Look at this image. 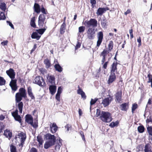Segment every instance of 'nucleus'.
Listing matches in <instances>:
<instances>
[{"label": "nucleus", "mask_w": 152, "mask_h": 152, "mask_svg": "<svg viewBox=\"0 0 152 152\" xmlns=\"http://www.w3.org/2000/svg\"><path fill=\"white\" fill-rule=\"evenodd\" d=\"M23 97L19 93L16 94L15 95V100L16 102L18 103L21 101Z\"/></svg>", "instance_id": "25"}, {"label": "nucleus", "mask_w": 152, "mask_h": 152, "mask_svg": "<svg viewBox=\"0 0 152 152\" xmlns=\"http://www.w3.org/2000/svg\"><path fill=\"white\" fill-rule=\"evenodd\" d=\"M101 119L103 122L108 123L112 120L111 114L108 112L102 111L100 116Z\"/></svg>", "instance_id": "2"}, {"label": "nucleus", "mask_w": 152, "mask_h": 152, "mask_svg": "<svg viewBox=\"0 0 152 152\" xmlns=\"http://www.w3.org/2000/svg\"><path fill=\"white\" fill-rule=\"evenodd\" d=\"M44 64L45 65V67L47 68H48L50 66V60L48 58H46L45 59L44 61Z\"/></svg>", "instance_id": "30"}, {"label": "nucleus", "mask_w": 152, "mask_h": 152, "mask_svg": "<svg viewBox=\"0 0 152 152\" xmlns=\"http://www.w3.org/2000/svg\"><path fill=\"white\" fill-rule=\"evenodd\" d=\"M78 113H79V116H81L82 115L83 113H82V111L80 109H79Z\"/></svg>", "instance_id": "62"}, {"label": "nucleus", "mask_w": 152, "mask_h": 152, "mask_svg": "<svg viewBox=\"0 0 152 152\" xmlns=\"http://www.w3.org/2000/svg\"><path fill=\"white\" fill-rule=\"evenodd\" d=\"M108 62H106L104 64L103 67L104 68L106 69L107 68V66L108 64Z\"/></svg>", "instance_id": "63"}, {"label": "nucleus", "mask_w": 152, "mask_h": 152, "mask_svg": "<svg viewBox=\"0 0 152 152\" xmlns=\"http://www.w3.org/2000/svg\"><path fill=\"white\" fill-rule=\"evenodd\" d=\"M54 62L56 63L54 66L56 70L59 72H61L62 71V68L59 64L57 63V60H54Z\"/></svg>", "instance_id": "17"}, {"label": "nucleus", "mask_w": 152, "mask_h": 152, "mask_svg": "<svg viewBox=\"0 0 152 152\" xmlns=\"http://www.w3.org/2000/svg\"><path fill=\"white\" fill-rule=\"evenodd\" d=\"M23 105V103L22 102H20L18 104V108L19 109L20 113H21L22 112V109Z\"/></svg>", "instance_id": "37"}, {"label": "nucleus", "mask_w": 152, "mask_h": 152, "mask_svg": "<svg viewBox=\"0 0 152 152\" xmlns=\"http://www.w3.org/2000/svg\"><path fill=\"white\" fill-rule=\"evenodd\" d=\"M30 124L34 128H37L38 126L37 120H35L34 122V123L33 121Z\"/></svg>", "instance_id": "39"}, {"label": "nucleus", "mask_w": 152, "mask_h": 152, "mask_svg": "<svg viewBox=\"0 0 152 152\" xmlns=\"http://www.w3.org/2000/svg\"><path fill=\"white\" fill-rule=\"evenodd\" d=\"M18 137L17 138H18L19 140L21 142V143L19 145V146H21L22 147L23 143L24 142L26 138V135L24 133L21 132L18 133Z\"/></svg>", "instance_id": "6"}, {"label": "nucleus", "mask_w": 152, "mask_h": 152, "mask_svg": "<svg viewBox=\"0 0 152 152\" xmlns=\"http://www.w3.org/2000/svg\"><path fill=\"white\" fill-rule=\"evenodd\" d=\"M16 80H12L10 83V85L12 88V89L14 91L17 89L16 86Z\"/></svg>", "instance_id": "16"}, {"label": "nucleus", "mask_w": 152, "mask_h": 152, "mask_svg": "<svg viewBox=\"0 0 152 152\" xmlns=\"http://www.w3.org/2000/svg\"><path fill=\"white\" fill-rule=\"evenodd\" d=\"M48 81L52 85H54L55 83V78L53 76L47 75L46 76Z\"/></svg>", "instance_id": "15"}, {"label": "nucleus", "mask_w": 152, "mask_h": 152, "mask_svg": "<svg viewBox=\"0 0 152 152\" xmlns=\"http://www.w3.org/2000/svg\"><path fill=\"white\" fill-rule=\"evenodd\" d=\"M6 73L12 80L15 78V72L13 69H10L9 70H7Z\"/></svg>", "instance_id": "11"}, {"label": "nucleus", "mask_w": 152, "mask_h": 152, "mask_svg": "<svg viewBox=\"0 0 152 152\" xmlns=\"http://www.w3.org/2000/svg\"><path fill=\"white\" fill-rule=\"evenodd\" d=\"M128 104L126 103L122 104L121 105V110H123L126 111L128 107Z\"/></svg>", "instance_id": "34"}, {"label": "nucleus", "mask_w": 152, "mask_h": 152, "mask_svg": "<svg viewBox=\"0 0 152 152\" xmlns=\"http://www.w3.org/2000/svg\"><path fill=\"white\" fill-rule=\"evenodd\" d=\"M107 22L105 19H103L101 20V24L103 27H105L107 26Z\"/></svg>", "instance_id": "38"}, {"label": "nucleus", "mask_w": 152, "mask_h": 152, "mask_svg": "<svg viewBox=\"0 0 152 152\" xmlns=\"http://www.w3.org/2000/svg\"><path fill=\"white\" fill-rule=\"evenodd\" d=\"M37 47V45L36 44H35L34 45V47L31 50V53L34 51L35 49Z\"/></svg>", "instance_id": "58"}, {"label": "nucleus", "mask_w": 152, "mask_h": 152, "mask_svg": "<svg viewBox=\"0 0 152 152\" xmlns=\"http://www.w3.org/2000/svg\"><path fill=\"white\" fill-rule=\"evenodd\" d=\"M77 93L78 94L81 95L82 98L84 99L86 98V96L85 93L82 91V89H79L77 91Z\"/></svg>", "instance_id": "26"}, {"label": "nucleus", "mask_w": 152, "mask_h": 152, "mask_svg": "<svg viewBox=\"0 0 152 152\" xmlns=\"http://www.w3.org/2000/svg\"><path fill=\"white\" fill-rule=\"evenodd\" d=\"M19 91L20 92L19 93L23 97H25L26 96V90L24 88H20L19 90Z\"/></svg>", "instance_id": "27"}, {"label": "nucleus", "mask_w": 152, "mask_h": 152, "mask_svg": "<svg viewBox=\"0 0 152 152\" xmlns=\"http://www.w3.org/2000/svg\"><path fill=\"white\" fill-rule=\"evenodd\" d=\"M37 141L39 142V144L40 145H42V143L43 140L41 137L40 136H38L37 137Z\"/></svg>", "instance_id": "51"}, {"label": "nucleus", "mask_w": 152, "mask_h": 152, "mask_svg": "<svg viewBox=\"0 0 152 152\" xmlns=\"http://www.w3.org/2000/svg\"><path fill=\"white\" fill-rule=\"evenodd\" d=\"M4 134L6 137L9 138V139L12 136V133L9 130H8L7 129L4 131Z\"/></svg>", "instance_id": "20"}, {"label": "nucleus", "mask_w": 152, "mask_h": 152, "mask_svg": "<svg viewBox=\"0 0 152 152\" xmlns=\"http://www.w3.org/2000/svg\"><path fill=\"white\" fill-rule=\"evenodd\" d=\"M50 127V132L53 133H55L58 129V127L54 123H51Z\"/></svg>", "instance_id": "14"}, {"label": "nucleus", "mask_w": 152, "mask_h": 152, "mask_svg": "<svg viewBox=\"0 0 152 152\" xmlns=\"http://www.w3.org/2000/svg\"><path fill=\"white\" fill-rule=\"evenodd\" d=\"M41 12L43 13L44 14H46V13L45 11V9L44 8V7H42L41 10H40Z\"/></svg>", "instance_id": "60"}, {"label": "nucleus", "mask_w": 152, "mask_h": 152, "mask_svg": "<svg viewBox=\"0 0 152 152\" xmlns=\"http://www.w3.org/2000/svg\"><path fill=\"white\" fill-rule=\"evenodd\" d=\"M137 129L140 133H142L144 132L145 128L143 126H140L138 127Z\"/></svg>", "instance_id": "40"}, {"label": "nucleus", "mask_w": 152, "mask_h": 152, "mask_svg": "<svg viewBox=\"0 0 152 152\" xmlns=\"http://www.w3.org/2000/svg\"><path fill=\"white\" fill-rule=\"evenodd\" d=\"M62 143H57L55 146V150L56 151H58L60 149L61 146L62 145Z\"/></svg>", "instance_id": "50"}, {"label": "nucleus", "mask_w": 152, "mask_h": 152, "mask_svg": "<svg viewBox=\"0 0 152 152\" xmlns=\"http://www.w3.org/2000/svg\"><path fill=\"white\" fill-rule=\"evenodd\" d=\"M49 90L51 94L52 95L54 94L56 91V86L52 85L50 86Z\"/></svg>", "instance_id": "22"}, {"label": "nucleus", "mask_w": 152, "mask_h": 152, "mask_svg": "<svg viewBox=\"0 0 152 152\" xmlns=\"http://www.w3.org/2000/svg\"><path fill=\"white\" fill-rule=\"evenodd\" d=\"M6 18V17L4 14L2 12H1L0 13V20H4Z\"/></svg>", "instance_id": "47"}, {"label": "nucleus", "mask_w": 152, "mask_h": 152, "mask_svg": "<svg viewBox=\"0 0 152 152\" xmlns=\"http://www.w3.org/2000/svg\"><path fill=\"white\" fill-rule=\"evenodd\" d=\"M100 114V110L99 109H97L96 110V116L97 117H98L100 115H101Z\"/></svg>", "instance_id": "55"}, {"label": "nucleus", "mask_w": 152, "mask_h": 152, "mask_svg": "<svg viewBox=\"0 0 152 152\" xmlns=\"http://www.w3.org/2000/svg\"><path fill=\"white\" fill-rule=\"evenodd\" d=\"M66 24L64 23H63L61 25L60 28V33L61 34H63L65 32L66 29Z\"/></svg>", "instance_id": "32"}, {"label": "nucleus", "mask_w": 152, "mask_h": 152, "mask_svg": "<svg viewBox=\"0 0 152 152\" xmlns=\"http://www.w3.org/2000/svg\"><path fill=\"white\" fill-rule=\"evenodd\" d=\"M83 23L87 27L90 28L95 27L97 26V21L95 19H91L89 20H85Z\"/></svg>", "instance_id": "3"}, {"label": "nucleus", "mask_w": 152, "mask_h": 152, "mask_svg": "<svg viewBox=\"0 0 152 152\" xmlns=\"http://www.w3.org/2000/svg\"><path fill=\"white\" fill-rule=\"evenodd\" d=\"M147 129L149 134L152 135V127L148 126L147 128Z\"/></svg>", "instance_id": "49"}, {"label": "nucleus", "mask_w": 152, "mask_h": 152, "mask_svg": "<svg viewBox=\"0 0 152 152\" xmlns=\"http://www.w3.org/2000/svg\"><path fill=\"white\" fill-rule=\"evenodd\" d=\"M45 19V15L44 14H40L39 17L38 24L40 27H42L44 23Z\"/></svg>", "instance_id": "7"}, {"label": "nucleus", "mask_w": 152, "mask_h": 152, "mask_svg": "<svg viewBox=\"0 0 152 152\" xmlns=\"http://www.w3.org/2000/svg\"><path fill=\"white\" fill-rule=\"evenodd\" d=\"M115 96L116 100L118 102H121L122 100V91L121 90L118 91Z\"/></svg>", "instance_id": "12"}, {"label": "nucleus", "mask_w": 152, "mask_h": 152, "mask_svg": "<svg viewBox=\"0 0 152 152\" xmlns=\"http://www.w3.org/2000/svg\"><path fill=\"white\" fill-rule=\"evenodd\" d=\"M85 29V27L84 26H80L79 27L78 30H79V32L80 33H83Z\"/></svg>", "instance_id": "43"}, {"label": "nucleus", "mask_w": 152, "mask_h": 152, "mask_svg": "<svg viewBox=\"0 0 152 152\" xmlns=\"http://www.w3.org/2000/svg\"><path fill=\"white\" fill-rule=\"evenodd\" d=\"M97 35L98 40L97 42L96 46L99 47L100 45L103 38V33L102 31H100L98 33Z\"/></svg>", "instance_id": "9"}, {"label": "nucleus", "mask_w": 152, "mask_h": 152, "mask_svg": "<svg viewBox=\"0 0 152 152\" xmlns=\"http://www.w3.org/2000/svg\"><path fill=\"white\" fill-rule=\"evenodd\" d=\"M12 114L15 120L18 121L20 123L21 122V117L18 114V110H16L14 112L12 113Z\"/></svg>", "instance_id": "10"}, {"label": "nucleus", "mask_w": 152, "mask_h": 152, "mask_svg": "<svg viewBox=\"0 0 152 152\" xmlns=\"http://www.w3.org/2000/svg\"><path fill=\"white\" fill-rule=\"evenodd\" d=\"M90 2L92 5H95L96 4V1L95 0H91Z\"/></svg>", "instance_id": "61"}, {"label": "nucleus", "mask_w": 152, "mask_h": 152, "mask_svg": "<svg viewBox=\"0 0 152 152\" xmlns=\"http://www.w3.org/2000/svg\"><path fill=\"white\" fill-rule=\"evenodd\" d=\"M31 152H37V150L36 148H32L31 150H30Z\"/></svg>", "instance_id": "64"}, {"label": "nucleus", "mask_w": 152, "mask_h": 152, "mask_svg": "<svg viewBox=\"0 0 152 152\" xmlns=\"http://www.w3.org/2000/svg\"><path fill=\"white\" fill-rule=\"evenodd\" d=\"M40 36H39L37 33L35 32H33L31 35V37L32 39H36L38 40L40 37Z\"/></svg>", "instance_id": "31"}, {"label": "nucleus", "mask_w": 152, "mask_h": 152, "mask_svg": "<svg viewBox=\"0 0 152 152\" xmlns=\"http://www.w3.org/2000/svg\"><path fill=\"white\" fill-rule=\"evenodd\" d=\"M98 100V99L97 98H95L94 99H91L90 102L91 105H92L95 104Z\"/></svg>", "instance_id": "48"}, {"label": "nucleus", "mask_w": 152, "mask_h": 152, "mask_svg": "<svg viewBox=\"0 0 152 152\" xmlns=\"http://www.w3.org/2000/svg\"><path fill=\"white\" fill-rule=\"evenodd\" d=\"M35 17H34L31 18V21L30 24L31 27L33 28H35L36 27V25L35 22Z\"/></svg>", "instance_id": "33"}, {"label": "nucleus", "mask_w": 152, "mask_h": 152, "mask_svg": "<svg viewBox=\"0 0 152 152\" xmlns=\"http://www.w3.org/2000/svg\"><path fill=\"white\" fill-rule=\"evenodd\" d=\"M112 101V98L109 96L103 99L102 104L103 105L104 107H105L108 106Z\"/></svg>", "instance_id": "8"}, {"label": "nucleus", "mask_w": 152, "mask_h": 152, "mask_svg": "<svg viewBox=\"0 0 152 152\" xmlns=\"http://www.w3.org/2000/svg\"><path fill=\"white\" fill-rule=\"evenodd\" d=\"M151 104H152V98L149 99L146 107H148L149 105H150Z\"/></svg>", "instance_id": "54"}, {"label": "nucleus", "mask_w": 152, "mask_h": 152, "mask_svg": "<svg viewBox=\"0 0 152 152\" xmlns=\"http://www.w3.org/2000/svg\"><path fill=\"white\" fill-rule=\"evenodd\" d=\"M119 124L118 121H116L115 122H112L110 125V126L112 127H113L117 126Z\"/></svg>", "instance_id": "41"}, {"label": "nucleus", "mask_w": 152, "mask_h": 152, "mask_svg": "<svg viewBox=\"0 0 152 152\" xmlns=\"http://www.w3.org/2000/svg\"><path fill=\"white\" fill-rule=\"evenodd\" d=\"M0 9L2 11L5 12L6 10V4L4 3H1L0 4Z\"/></svg>", "instance_id": "36"}, {"label": "nucleus", "mask_w": 152, "mask_h": 152, "mask_svg": "<svg viewBox=\"0 0 152 152\" xmlns=\"http://www.w3.org/2000/svg\"><path fill=\"white\" fill-rule=\"evenodd\" d=\"M117 63H113L111 66L110 73H115L114 72L117 71Z\"/></svg>", "instance_id": "23"}, {"label": "nucleus", "mask_w": 152, "mask_h": 152, "mask_svg": "<svg viewBox=\"0 0 152 152\" xmlns=\"http://www.w3.org/2000/svg\"><path fill=\"white\" fill-rule=\"evenodd\" d=\"M7 22L9 24V25L12 28L14 29L13 25L11 22L9 21H7Z\"/></svg>", "instance_id": "56"}, {"label": "nucleus", "mask_w": 152, "mask_h": 152, "mask_svg": "<svg viewBox=\"0 0 152 152\" xmlns=\"http://www.w3.org/2000/svg\"><path fill=\"white\" fill-rule=\"evenodd\" d=\"M62 88L61 87H59L58 88L57 93L56 95V99L58 100V101H59L60 100V96L61 95V92Z\"/></svg>", "instance_id": "21"}, {"label": "nucleus", "mask_w": 152, "mask_h": 152, "mask_svg": "<svg viewBox=\"0 0 152 152\" xmlns=\"http://www.w3.org/2000/svg\"><path fill=\"white\" fill-rule=\"evenodd\" d=\"M46 139L48 140L45 143L44 147L48 149L50 146L53 145L56 142V138L54 135L50 134H47L45 135Z\"/></svg>", "instance_id": "1"}, {"label": "nucleus", "mask_w": 152, "mask_h": 152, "mask_svg": "<svg viewBox=\"0 0 152 152\" xmlns=\"http://www.w3.org/2000/svg\"><path fill=\"white\" fill-rule=\"evenodd\" d=\"M46 30V28H41L37 30V32L40 34H42Z\"/></svg>", "instance_id": "46"}, {"label": "nucleus", "mask_w": 152, "mask_h": 152, "mask_svg": "<svg viewBox=\"0 0 152 152\" xmlns=\"http://www.w3.org/2000/svg\"><path fill=\"white\" fill-rule=\"evenodd\" d=\"M33 83L40 86H45V85L44 80L42 77L39 76L36 77L33 80Z\"/></svg>", "instance_id": "4"}, {"label": "nucleus", "mask_w": 152, "mask_h": 152, "mask_svg": "<svg viewBox=\"0 0 152 152\" xmlns=\"http://www.w3.org/2000/svg\"><path fill=\"white\" fill-rule=\"evenodd\" d=\"M34 7L35 11L36 12L38 13L40 12V6L38 4L35 3L34 4Z\"/></svg>", "instance_id": "29"}, {"label": "nucleus", "mask_w": 152, "mask_h": 152, "mask_svg": "<svg viewBox=\"0 0 152 152\" xmlns=\"http://www.w3.org/2000/svg\"><path fill=\"white\" fill-rule=\"evenodd\" d=\"M106 11V9L103 8H99L96 12V14L98 15H101Z\"/></svg>", "instance_id": "19"}, {"label": "nucleus", "mask_w": 152, "mask_h": 152, "mask_svg": "<svg viewBox=\"0 0 152 152\" xmlns=\"http://www.w3.org/2000/svg\"><path fill=\"white\" fill-rule=\"evenodd\" d=\"M28 93L29 96L32 99H34L35 97L34 96L32 92L31 87H29L28 88Z\"/></svg>", "instance_id": "24"}, {"label": "nucleus", "mask_w": 152, "mask_h": 152, "mask_svg": "<svg viewBox=\"0 0 152 152\" xmlns=\"http://www.w3.org/2000/svg\"><path fill=\"white\" fill-rule=\"evenodd\" d=\"M81 46V44L80 43L78 42L77 44L76 45L75 47V50L77 49L78 48H80V46Z\"/></svg>", "instance_id": "57"}, {"label": "nucleus", "mask_w": 152, "mask_h": 152, "mask_svg": "<svg viewBox=\"0 0 152 152\" xmlns=\"http://www.w3.org/2000/svg\"><path fill=\"white\" fill-rule=\"evenodd\" d=\"M137 105L136 104H134L132 105V112L133 113L134 111L137 108Z\"/></svg>", "instance_id": "52"}, {"label": "nucleus", "mask_w": 152, "mask_h": 152, "mask_svg": "<svg viewBox=\"0 0 152 152\" xmlns=\"http://www.w3.org/2000/svg\"><path fill=\"white\" fill-rule=\"evenodd\" d=\"M95 33L94 29L91 28H89L87 31V37L89 39H92L94 37Z\"/></svg>", "instance_id": "5"}, {"label": "nucleus", "mask_w": 152, "mask_h": 152, "mask_svg": "<svg viewBox=\"0 0 152 152\" xmlns=\"http://www.w3.org/2000/svg\"><path fill=\"white\" fill-rule=\"evenodd\" d=\"M148 83H150V82L152 81V75L149 74L148 75Z\"/></svg>", "instance_id": "53"}, {"label": "nucleus", "mask_w": 152, "mask_h": 152, "mask_svg": "<svg viewBox=\"0 0 152 152\" xmlns=\"http://www.w3.org/2000/svg\"><path fill=\"white\" fill-rule=\"evenodd\" d=\"M116 79V76L115 73H110L108 80L107 83L108 84H110L115 81Z\"/></svg>", "instance_id": "13"}, {"label": "nucleus", "mask_w": 152, "mask_h": 152, "mask_svg": "<svg viewBox=\"0 0 152 152\" xmlns=\"http://www.w3.org/2000/svg\"><path fill=\"white\" fill-rule=\"evenodd\" d=\"M113 43L112 41H110L109 42V44L108 45V53H109L110 52L111 50L113 49Z\"/></svg>", "instance_id": "35"}, {"label": "nucleus", "mask_w": 152, "mask_h": 152, "mask_svg": "<svg viewBox=\"0 0 152 152\" xmlns=\"http://www.w3.org/2000/svg\"><path fill=\"white\" fill-rule=\"evenodd\" d=\"M8 41L7 40L5 41L1 42V44L3 46H5L7 45Z\"/></svg>", "instance_id": "59"}, {"label": "nucleus", "mask_w": 152, "mask_h": 152, "mask_svg": "<svg viewBox=\"0 0 152 152\" xmlns=\"http://www.w3.org/2000/svg\"><path fill=\"white\" fill-rule=\"evenodd\" d=\"M5 80L4 79V78L0 76V86L5 85Z\"/></svg>", "instance_id": "42"}, {"label": "nucleus", "mask_w": 152, "mask_h": 152, "mask_svg": "<svg viewBox=\"0 0 152 152\" xmlns=\"http://www.w3.org/2000/svg\"><path fill=\"white\" fill-rule=\"evenodd\" d=\"M10 150L11 152H17L16 147L12 145H11L10 146Z\"/></svg>", "instance_id": "44"}, {"label": "nucleus", "mask_w": 152, "mask_h": 152, "mask_svg": "<svg viewBox=\"0 0 152 152\" xmlns=\"http://www.w3.org/2000/svg\"><path fill=\"white\" fill-rule=\"evenodd\" d=\"M26 121L29 124H31L33 121V118L30 115H27L25 116Z\"/></svg>", "instance_id": "18"}, {"label": "nucleus", "mask_w": 152, "mask_h": 152, "mask_svg": "<svg viewBox=\"0 0 152 152\" xmlns=\"http://www.w3.org/2000/svg\"><path fill=\"white\" fill-rule=\"evenodd\" d=\"M108 51L104 49L103 51L101 53L100 56H106L107 54L108 53Z\"/></svg>", "instance_id": "45"}, {"label": "nucleus", "mask_w": 152, "mask_h": 152, "mask_svg": "<svg viewBox=\"0 0 152 152\" xmlns=\"http://www.w3.org/2000/svg\"><path fill=\"white\" fill-rule=\"evenodd\" d=\"M144 152H152L151 147L148 144H146L145 147Z\"/></svg>", "instance_id": "28"}]
</instances>
